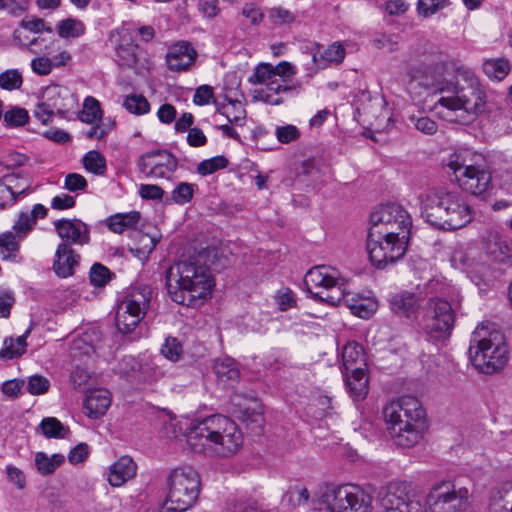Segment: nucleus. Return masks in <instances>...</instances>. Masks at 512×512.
Listing matches in <instances>:
<instances>
[{
	"label": "nucleus",
	"mask_w": 512,
	"mask_h": 512,
	"mask_svg": "<svg viewBox=\"0 0 512 512\" xmlns=\"http://www.w3.org/2000/svg\"><path fill=\"white\" fill-rule=\"evenodd\" d=\"M424 75L442 96L437 104L451 111L464 110L479 114L484 111L486 93L474 72L457 59L437 54L424 63Z\"/></svg>",
	"instance_id": "f257e3e1"
},
{
	"label": "nucleus",
	"mask_w": 512,
	"mask_h": 512,
	"mask_svg": "<svg viewBox=\"0 0 512 512\" xmlns=\"http://www.w3.org/2000/svg\"><path fill=\"white\" fill-rule=\"evenodd\" d=\"M469 491L449 482L436 484L425 499L408 482H393L380 492L381 512H465Z\"/></svg>",
	"instance_id": "f03ea898"
},
{
	"label": "nucleus",
	"mask_w": 512,
	"mask_h": 512,
	"mask_svg": "<svg viewBox=\"0 0 512 512\" xmlns=\"http://www.w3.org/2000/svg\"><path fill=\"white\" fill-rule=\"evenodd\" d=\"M419 200L422 217L437 229H461L474 217L467 195L459 189L431 188L422 193Z\"/></svg>",
	"instance_id": "7ed1b4c3"
},
{
	"label": "nucleus",
	"mask_w": 512,
	"mask_h": 512,
	"mask_svg": "<svg viewBox=\"0 0 512 512\" xmlns=\"http://www.w3.org/2000/svg\"><path fill=\"white\" fill-rule=\"evenodd\" d=\"M187 443L196 453L228 457L239 451L243 435L234 421L214 414L191 423Z\"/></svg>",
	"instance_id": "20e7f679"
},
{
	"label": "nucleus",
	"mask_w": 512,
	"mask_h": 512,
	"mask_svg": "<svg viewBox=\"0 0 512 512\" xmlns=\"http://www.w3.org/2000/svg\"><path fill=\"white\" fill-rule=\"evenodd\" d=\"M214 286L204 254L179 260L166 271V287L171 299L181 305L193 306L205 299Z\"/></svg>",
	"instance_id": "39448f33"
},
{
	"label": "nucleus",
	"mask_w": 512,
	"mask_h": 512,
	"mask_svg": "<svg viewBox=\"0 0 512 512\" xmlns=\"http://www.w3.org/2000/svg\"><path fill=\"white\" fill-rule=\"evenodd\" d=\"M304 283L315 300L333 306L344 304L360 318H369L376 310L374 302L356 298L354 294L346 291L338 271L330 266L319 265L311 268L304 277Z\"/></svg>",
	"instance_id": "423d86ee"
},
{
	"label": "nucleus",
	"mask_w": 512,
	"mask_h": 512,
	"mask_svg": "<svg viewBox=\"0 0 512 512\" xmlns=\"http://www.w3.org/2000/svg\"><path fill=\"white\" fill-rule=\"evenodd\" d=\"M384 419L390 436L397 446L410 448L423 436L425 411L420 401L413 396H403L386 405Z\"/></svg>",
	"instance_id": "0eeeda50"
},
{
	"label": "nucleus",
	"mask_w": 512,
	"mask_h": 512,
	"mask_svg": "<svg viewBox=\"0 0 512 512\" xmlns=\"http://www.w3.org/2000/svg\"><path fill=\"white\" fill-rule=\"evenodd\" d=\"M469 358L481 373L493 374L501 370L508 361V349L501 333L483 323L478 325L470 339Z\"/></svg>",
	"instance_id": "6e6552de"
},
{
	"label": "nucleus",
	"mask_w": 512,
	"mask_h": 512,
	"mask_svg": "<svg viewBox=\"0 0 512 512\" xmlns=\"http://www.w3.org/2000/svg\"><path fill=\"white\" fill-rule=\"evenodd\" d=\"M444 164L453 171L460 187L473 195H482L492 187L491 173L480 154L460 149L451 153Z\"/></svg>",
	"instance_id": "1a4fd4ad"
},
{
	"label": "nucleus",
	"mask_w": 512,
	"mask_h": 512,
	"mask_svg": "<svg viewBox=\"0 0 512 512\" xmlns=\"http://www.w3.org/2000/svg\"><path fill=\"white\" fill-rule=\"evenodd\" d=\"M314 509L329 512H372L373 496L358 485L326 486L312 499Z\"/></svg>",
	"instance_id": "9d476101"
},
{
	"label": "nucleus",
	"mask_w": 512,
	"mask_h": 512,
	"mask_svg": "<svg viewBox=\"0 0 512 512\" xmlns=\"http://www.w3.org/2000/svg\"><path fill=\"white\" fill-rule=\"evenodd\" d=\"M168 494L162 512H185L197 502L200 477L191 467L176 468L167 478Z\"/></svg>",
	"instance_id": "9b49d317"
},
{
	"label": "nucleus",
	"mask_w": 512,
	"mask_h": 512,
	"mask_svg": "<svg viewBox=\"0 0 512 512\" xmlns=\"http://www.w3.org/2000/svg\"><path fill=\"white\" fill-rule=\"evenodd\" d=\"M412 226L408 212L398 204L380 206L370 214L368 232L379 238L400 237L403 234L410 236Z\"/></svg>",
	"instance_id": "f8f14e48"
},
{
	"label": "nucleus",
	"mask_w": 512,
	"mask_h": 512,
	"mask_svg": "<svg viewBox=\"0 0 512 512\" xmlns=\"http://www.w3.org/2000/svg\"><path fill=\"white\" fill-rule=\"evenodd\" d=\"M152 297V290L147 285L133 287L119 304L116 313V326L122 334L135 330L144 318Z\"/></svg>",
	"instance_id": "ddd939ff"
},
{
	"label": "nucleus",
	"mask_w": 512,
	"mask_h": 512,
	"mask_svg": "<svg viewBox=\"0 0 512 512\" xmlns=\"http://www.w3.org/2000/svg\"><path fill=\"white\" fill-rule=\"evenodd\" d=\"M408 240L405 234L400 237L379 235L377 238L368 232L366 248L371 263L378 269L396 263L404 256Z\"/></svg>",
	"instance_id": "4468645a"
},
{
	"label": "nucleus",
	"mask_w": 512,
	"mask_h": 512,
	"mask_svg": "<svg viewBox=\"0 0 512 512\" xmlns=\"http://www.w3.org/2000/svg\"><path fill=\"white\" fill-rule=\"evenodd\" d=\"M455 312L451 304L442 298H431L427 302L423 317L425 332L434 339H445L452 333Z\"/></svg>",
	"instance_id": "2eb2a0df"
},
{
	"label": "nucleus",
	"mask_w": 512,
	"mask_h": 512,
	"mask_svg": "<svg viewBox=\"0 0 512 512\" xmlns=\"http://www.w3.org/2000/svg\"><path fill=\"white\" fill-rule=\"evenodd\" d=\"M138 169L146 177L167 178L176 171L178 161L167 150H154L143 154L138 160Z\"/></svg>",
	"instance_id": "dca6fc26"
},
{
	"label": "nucleus",
	"mask_w": 512,
	"mask_h": 512,
	"mask_svg": "<svg viewBox=\"0 0 512 512\" xmlns=\"http://www.w3.org/2000/svg\"><path fill=\"white\" fill-rule=\"evenodd\" d=\"M55 230L67 246L84 245L90 241V230L80 219H59L54 222Z\"/></svg>",
	"instance_id": "f3484780"
},
{
	"label": "nucleus",
	"mask_w": 512,
	"mask_h": 512,
	"mask_svg": "<svg viewBox=\"0 0 512 512\" xmlns=\"http://www.w3.org/2000/svg\"><path fill=\"white\" fill-rule=\"evenodd\" d=\"M231 406V412L238 420L245 423L253 431L259 432L261 430L263 413L257 400L241 403L239 396L236 395L231 400Z\"/></svg>",
	"instance_id": "a211bd4d"
},
{
	"label": "nucleus",
	"mask_w": 512,
	"mask_h": 512,
	"mask_svg": "<svg viewBox=\"0 0 512 512\" xmlns=\"http://www.w3.org/2000/svg\"><path fill=\"white\" fill-rule=\"evenodd\" d=\"M115 33L119 36V41L115 46L117 57L116 61L118 65L130 68L134 67L138 62V44L134 42L129 29L125 27H122L115 32L112 31L110 34V39L115 36Z\"/></svg>",
	"instance_id": "6ab92c4d"
},
{
	"label": "nucleus",
	"mask_w": 512,
	"mask_h": 512,
	"mask_svg": "<svg viewBox=\"0 0 512 512\" xmlns=\"http://www.w3.org/2000/svg\"><path fill=\"white\" fill-rule=\"evenodd\" d=\"M197 53L188 42H179L169 48L166 62L172 71H185L195 61Z\"/></svg>",
	"instance_id": "aec40b11"
},
{
	"label": "nucleus",
	"mask_w": 512,
	"mask_h": 512,
	"mask_svg": "<svg viewBox=\"0 0 512 512\" xmlns=\"http://www.w3.org/2000/svg\"><path fill=\"white\" fill-rule=\"evenodd\" d=\"M389 307L395 315L411 319L419 310V298L415 293L401 291L389 298Z\"/></svg>",
	"instance_id": "412c9836"
},
{
	"label": "nucleus",
	"mask_w": 512,
	"mask_h": 512,
	"mask_svg": "<svg viewBox=\"0 0 512 512\" xmlns=\"http://www.w3.org/2000/svg\"><path fill=\"white\" fill-rule=\"evenodd\" d=\"M137 465L130 456H122L109 467L108 482L120 487L136 476Z\"/></svg>",
	"instance_id": "4be33fe9"
},
{
	"label": "nucleus",
	"mask_w": 512,
	"mask_h": 512,
	"mask_svg": "<svg viewBox=\"0 0 512 512\" xmlns=\"http://www.w3.org/2000/svg\"><path fill=\"white\" fill-rule=\"evenodd\" d=\"M111 405V394L107 389L89 390L84 401L86 415L97 419L103 416Z\"/></svg>",
	"instance_id": "5701e85b"
},
{
	"label": "nucleus",
	"mask_w": 512,
	"mask_h": 512,
	"mask_svg": "<svg viewBox=\"0 0 512 512\" xmlns=\"http://www.w3.org/2000/svg\"><path fill=\"white\" fill-rule=\"evenodd\" d=\"M79 255L67 244H59L55 252L53 269L55 273L62 278L69 277L74 272V267L78 265Z\"/></svg>",
	"instance_id": "b1692460"
},
{
	"label": "nucleus",
	"mask_w": 512,
	"mask_h": 512,
	"mask_svg": "<svg viewBox=\"0 0 512 512\" xmlns=\"http://www.w3.org/2000/svg\"><path fill=\"white\" fill-rule=\"evenodd\" d=\"M293 89V86L288 83L274 78L266 83L264 88L254 90L253 98L269 105H280L284 101L281 94L291 92Z\"/></svg>",
	"instance_id": "393cba45"
},
{
	"label": "nucleus",
	"mask_w": 512,
	"mask_h": 512,
	"mask_svg": "<svg viewBox=\"0 0 512 512\" xmlns=\"http://www.w3.org/2000/svg\"><path fill=\"white\" fill-rule=\"evenodd\" d=\"M41 100L45 102L44 106L46 108H50L53 112L63 115L68 109L71 98L67 88L59 85H50L44 89Z\"/></svg>",
	"instance_id": "a878e982"
},
{
	"label": "nucleus",
	"mask_w": 512,
	"mask_h": 512,
	"mask_svg": "<svg viewBox=\"0 0 512 512\" xmlns=\"http://www.w3.org/2000/svg\"><path fill=\"white\" fill-rule=\"evenodd\" d=\"M485 251L493 261L512 264V245L497 233L489 236Z\"/></svg>",
	"instance_id": "bb28decb"
},
{
	"label": "nucleus",
	"mask_w": 512,
	"mask_h": 512,
	"mask_svg": "<svg viewBox=\"0 0 512 512\" xmlns=\"http://www.w3.org/2000/svg\"><path fill=\"white\" fill-rule=\"evenodd\" d=\"M512 490V482H502L493 487L488 496V512H512V501L506 500Z\"/></svg>",
	"instance_id": "cd10ccee"
},
{
	"label": "nucleus",
	"mask_w": 512,
	"mask_h": 512,
	"mask_svg": "<svg viewBox=\"0 0 512 512\" xmlns=\"http://www.w3.org/2000/svg\"><path fill=\"white\" fill-rule=\"evenodd\" d=\"M345 384L350 396L355 400H361L368 394V380L365 377V369L343 372Z\"/></svg>",
	"instance_id": "c85d7f7f"
},
{
	"label": "nucleus",
	"mask_w": 512,
	"mask_h": 512,
	"mask_svg": "<svg viewBox=\"0 0 512 512\" xmlns=\"http://www.w3.org/2000/svg\"><path fill=\"white\" fill-rule=\"evenodd\" d=\"M343 372L357 371L366 366L363 348L356 342L347 343L342 349Z\"/></svg>",
	"instance_id": "c756f323"
},
{
	"label": "nucleus",
	"mask_w": 512,
	"mask_h": 512,
	"mask_svg": "<svg viewBox=\"0 0 512 512\" xmlns=\"http://www.w3.org/2000/svg\"><path fill=\"white\" fill-rule=\"evenodd\" d=\"M213 368L217 378L223 382L234 383L240 375L235 360L230 357L215 360Z\"/></svg>",
	"instance_id": "7c9ffc66"
},
{
	"label": "nucleus",
	"mask_w": 512,
	"mask_h": 512,
	"mask_svg": "<svg viewBox=\"0 0 512 512\" xmlns=\"http://www.w3.org/2000/svg\"><path fill=\"white\" fill-rule=\"evenodd\" d=\"M140 218L141 215L137 211L118 213L107 219V226L112 232L121 234L125 229L134 227Z\"/></svg>",
	"instance_id": "2f4dec72"
},
{
	"label": "nucleus",
	"mask_w": 512,
	"mask_h": 512,
	"mask_svg": "<svg viewBox=\"0 0 512 512\" xmlns=\"http://www.w3.org/2000/svg\"><path fill=\"white\" fill-rule=\"evenodd\" d=\"M345 49L344 47L335 42L329 45L324 52L320 53L319 57L317 54H313V62L319 67L324 68L326 63L340 64L344 60Z\"/></svg>",
	"instance_id": "473e14b6"
},
{
	"label": "nucleus",
	"mask_w": 512,
	"mask_h": 512,
	"mask_svg": "<svg viewBox=\"0 0 512 512\" xmlns=\"http://www.w3.org/2000/svg\"><path fill=\"white\" fill-rule=\"evenodd\" d=\"M64 461L65 458L62 454H53L51 457L44 452H37L35 454L36 469L44 476L53 474L55 470L64 463Z\"/></svg>",
	"instance_id": "72a5a7b5"
},
{
	"label": "nucleus",
	"mask_w": 512,
	"mask_h": 512,
	"mask_svg": "<svg viewBox=\"0 0 512 512\" xmlns=\"http://www.w3.org/2000/svg\"><path fill=\"white\" fill-rule=\"evenodd\" d=\"M163 375L164 372L159 365L155 361L150 360L141 363L135 382L139 384H153L159 381Z\"/></svg>",
	"instance_id": "f704fd0d"
},
{
	"label": "nucleus",
	"mask_w": 512,
	"mask_h": 512,
	"mask_svg": "<svg viewBox=\"0 0 512 512\" xmlns=\"http://www.w3.org/2000/svg\"><path fill=\"white\" fill-rule=\"evenodd\" d=\"M57 32L61 38H77L85 33V25L75 18H67L57 25Z\"/></svg>",
	"instance_id": "c9c22d12"
},
{
	"label": "nucleus",
	"mask_w": 512,
	"mask_h": 512,
	"mask_svg": "<svg viewBox=\"0 0 512 512\" xmlns=\"http://www.w3.org/2000/svg\"><path fill=\"white\" fill-rule=\"evenodd\" d=\"M483 70L489 78L502 80L509 73L510 65L504 58L491 59L484 62Z\"/></svg>",
	"instance_id": "e433bc0d"
},
{
	"label": "nucleus",
	"mask_w": 512,
	"mask_h": 512,
	"mask_svg": "<svg viewBox=\"0 0 512 512\" xmlns=\"http://www.w3.org/2000/svg\"><path fill=\"white\" fill-rule=\"evenodd\" d=\"M40 428L47 438H65L69 432V428L55 417L44 418L40 423Z\"/></svg>",
	"instance_id": "4c0bfd02"
},
{
	"label": "nucleus",
	"mask_w": 512,
	"mask_h": 512,
	"mask_svg": "<svg viewBox=\"0 0 512 512\" xmlns=\"http://www.w3.org/2000/svg\"><path fill=\"white\" fill-rule=\"evenodd\" d=\"M217 110L224 116H226L228 122L243 125L246 119V110L243 108L241 102L239 101H230L229 107L221 108L217 105Z\"/></svg>",
	"instance_id": "58836bf2"
},
{
	"label": "nucleus",
	"mask_w": 512,
	"mask_h": 512,
	"mask_svg": "<svg viewBox=\"0 0 512 512\" xmlns=\"http://www.w3.org/2000/svg\"><path fill=\"white\" fill-rule=\"evenodd\" d=\"M102 111L100 103L94 97H87L84 100L83 109L80 113V120L87 124H93L96 120L101 119Z\"/></svg>",
	"instance_id": "ea45409f"
},
{
	"label": "nucleus",
	"mask_w": 512,
	"mask_h": 512,
	"mask_svg": "<svg viewBox=\"0 0 512 512\" xmlns=\"http://www.w3.org/2000/svg\"><path fill=\"white\" fill-rule=\"evenodd\" d=\"M196 189V184L180 182L171 192L170 200L179 205L189 203L192 200Z\"/></svg>",
	"instance_id": "a19ab883"
},
{
	"label": "nucleus",
	"mask_w": 512,
	"mask_h": 512,
	"mask_svg": "<svg viewBox=\"0 0 512 512\" xmlns=\"http://www.w3.org/2000/svg\"><path fill=\"white\" fill-rule=\"evenodd\" d=\"M83 165L86 170L96 174L103 175L106 170V160L97 151L92 150L83 157Z\"/></svg>",
	"instance_id": "79ce46f5"
},
{
	"label": "nucleus",
	"mask_w": 512,
	"mask_h": 512,
	"mask_svg": "<svg viewBox=\"0 0 512 512\" xmlns=\"http://www.w3.org/2000/svg\"><path fill=\"white\" fill-rule=\"evenodd\" d=\"M229 164L226 157L219 155L201 161L197 166V172L201 176H207L215 173L218 170L225 169Z\"/></svg>",
	"instance_id": "37998d69"
},
{
	"label": "nucleus",
	"mask_w": 512,
	"mask_h": 512,
	"mask_svg": "<svg viewBox=\"0 0 512 512\" xmlns=\"http://www.w3.org/2000/svg\"><path fill=\"white\" fill-rule=\"evenodd\" d=\"M22 84L23 77L18 69H8L0 73V88L3 90H18Z\"/></svg>",
	"instance_id": "c03bdc74"
},
{
	"label": "nucleus",
	"mask_w": 512,
	"mask_h": 512,
	"mask_svg": "<svg viewBox=\"0 0 512 512\" xmlns=\"http://www.w3.org/2000/svg\"><path fill=\"white\" fill-rule=\"evenodd\" d=\"M70 352L73 357H80L82 355H91L95 352V346L91 341L90 335L88 333L83 334L75 339H73Z\"/></svg>",
	"instance_id": "a18cd8bd"
},
{
	"label": "nucleus",
	"mask_w": 512,
	"mask_h": 512,
	"mask_svg": "<svg viewBox=\"0 0 512 512\" xmlns=\"http://www.w3.org/2000/svg\"><path fill=\"white\" fill-rule=\"evenodd\" d=\"M308 500L309 492L307 488L300 485L290 487L283 496V501L293 507L304 505Z\"/></svg>",
	"instance_id": "49530a36"
},
{
	"label": "nucleus",
	"mask_w": 512,
	"mask_h": 512,
	"mask_svg": "<svg viewBox=\"0 0 512 512\" xmlns=\"http://www.w3.org/2000/svg\"><path fill=\"white\" fill-rule=\"evenodd\" d=\"M17 238L16 233L11 231L0 235V258L7 260L19 249Z\"/></svg>",
	"instance_id": "de8ad7c7"
},
{
	"label": "nucleus",
	"mask_w": 512,
	"mask_h": 512,
	"mask_svg": "<svg viewBox=\"0 0 512 512\" xmlns=\"http://www.w3.org/2000/svg\"><path fill=\"white\" fill-rule=\"evenodd\" d=\"M28 119V111L21 107H12L3 114V121L6 126H23L28 122Z\"/></svg>",
	"instance_id": "09e8293b"
},
{
	"label": "nucleus",
	"mask_w": 512,
	"mask_h": 512,
	"mask_svg": "<svg viewBox=\"0 0 512 512\" xmlns=\"http://www.w3.org/2000/svg\"><path fill=\"white\" fill-rule=\"evenodd\" d=\"M123 106L130 112L136 115L146 114L150 110L148 100L142 95H129L125 98Z\"/></svg>",
	"instance_id": "8fccbe9b"
},
{
	"label": "nucleus",
	"mask_w": 512,
	"mask_h": 512,
	"mask_svg": "<svg viewBox=\"0 0 512 512\" xmlns=\"http://www.w3.org/2000/svg\"><path fill=\"white\" fill-rule=\"evenodd\" d=\"M140 365L134 357L126 356L119 361L117 370L122 377L135 382Z\"/></svg>",
	"instance_id": "3c124183"
},
{
	"label": "nucleus",
	"mask_w": 512,
	"mask_h": 512,
	"mask_svg": "<svg viewBox=\"0 0 512 512\" xmlns=\"http://www.w3.org/2000/svg\"><path fill=\"white\" fill-rule=\"evenodd\" d=\"M274 72L272 70V64L260 63L253 71V74L249 77V83L253 85L268 83L274 79Z\"/></svg>",
	"instance_id": "603ef678"
},
{
	"label": "nucleus",
	"mask_w": 512,
	"mask_h": 512,
	"mask_svg": "<svg viewBox=\"0 0 512 512\" xmlns=\"http://www.w3.org/2000/svg\"><path fill=\"white\" fill-rule=\"evenodd\" d=\"M36 222L28 215V212H21L13 225V231L19 239H23L34 228Z\"/></svg>",
	"instance_id": "864d4df0"
},
{
	"label": "nucleus",
	"mask_w": 512,
	"mask_h": 512,
	"mask_svg": "<svg viewBox=\"0 0 512 512\" xmlns=\"http://www.w3.org/2000/svg\"><path fill=\"white\" fill-rule=\"evenodd\" d=\"M29 185L22 188L18 193L14 192L10 185L0 182V209L16 202L19 195H24Z\"/></svg>",
	"instance_id": "5fc2aeb1"
},
{
	"label": "nucleus",
	"mask_w": 512,
	"mask_h": 512,
	"mask_svg": "<svg viewBox=\"0 0 512 512\" xmlns=\"http://www.w3.org/2000/svg\"><path fill=\"white\" fill-rule=\"evenodd\" d=\"M110 280V271L100 263H95L90 270V281L94 286L102 287Z\"/></svg>",
	"instance_id": "6e6d98bb"
},
{
	"label": "nucleus",
	"mask_w": 512,
	"mask_h": 512,
	"mask_svg": "<svg viewBox=\"0 0 512 512\" xmlns=\"http://www.w3.org/2000/svg\"><path fill=\"white\" fill-rule=\"evenodd\" d=\"M269 18L275 25L291 24L295 21V14L283 7H274L269 11Z\"/></svg>",
	"instance_id": "4d7b16f0"
},
{
	"label": "nucleus",
	"mask_w": 512,
	"mask_h": 512,
	"mask_svg": "<svg viewBox=\"0 0 512 512\" xmlns=\"http://www.w3.org/2000/svg\"><path fill=\"white\" fill-rule=\"evenodd\" d=\"M161 352L165 358L175 362L178 361L182 355V345L176 338H167L161 348Z\"/></svg>",
	"instance_id": "13d9d810"
},
{
	"label": "nucleus",
	"mask_w": 512,
	"mask_h": 512,
	"mask_svg": "<svg viewBox=\"0 0 512 512\" xmlns=\"http://www.w3.org/2000/svg\"><path fill=\"white\" fill-rule=\"evenodd\" d=\"M30 332H31V328H28L23 335L19 336L16 339L15 343H12L10 346H7L2 351L3 355L8 358H14V357L21 356L25 352V349L27 346L26 338L28 337Z\"/></svg>",
	"instance_id": "bf43d9fd"
},
{
	"label": "nucleus",
	"mask_w": 512,
	"mask_h": 512,
	"mask_svg": "<svg viewBox=\"0 0 512 512\" xmlns=\"http://www.w3.org/2000/svg\"><path fill=\"white\" fill-rule=\"evenodd\" d=\"M50 382L41 375H33L28 379L27 390L32 395L44 394L48 391Z\"/></svg>",
	"instance_id": "052dcab7"
},
{
	"label": "nucleus",
	"mask_w": 512,
	"mask_h": 512,
	"mask_svg": "<svg viewBox=\"0 0 512 512\" xmlns=\"http://www.w3.org/2000/svg\"><path fill=\"white\" fill-rule=\"evenodd\" d=\"M446 0H418V13L429 17L444 8Z\"/></svg>",
	"instance_id": "680f3d73"
},
{
	"label": "nucleus",
	"mask_w": 512,
	"mask_h": 512,
	"mask_svg": "<svg viewBox=\"0 0 512 512\" xmlns=\"http://www.w3.org/2000/svg\"><path fill=\"white\" fill-rule=\"evenodd\" d=\"M300 136V132L297 129V127L293 125H286L277 127L276 129V137L279 142L283 144L290 143L296 139H298Z\"/></svg>",
	"instance_id": "e2e57ef3"
},
{
	"label": "nucleus",
	"mask_w": 512,
	"mask_h": 512,
	"mask_svg": "<svg viewBox=\"0 0 512 512\" xmlns=\"http://www.w3.org/2000/svg\"><path fill=\"white\" fill-rule=\"evenodd\" d=\"M6 476L10 483L14 484L19 490L26 487V477L22 470L13 466H6Z\"/></svg>",
	"instance_id": "0e129e2a"
},
{
	"label": "nucleus",
	"mask_w": 512,
	"mask_h": 512,
	"mask_svg": "<svg viewBox=\"0 0 512 512\" xmlns=\"http://www.w3.org/2000/svg\"><path fill=\"white\" fill-rule=\"evenodd\" d=\"M139 195L145 200H161L164 190L158 185L141 184L139 186Z\"/></svg>",
	"instance_id": "69168bd1"
},
{
	"label": "nucleus",
	"mask_w": 512,
	"mask_h": 512,
	"mask_svg": "<svg viewBox=\"0 0 512 512\" xmlns=\"http://www.w3.org/2000/svg\"><path fill=\"white\" fill-rule=\"evenodd\" d=\"M0 11L10 16H19L25 11V6L21 0H0Z\"/></svg>",
	"instance_id": "338daca9"
},
{
	"label": "nucleus",
	"mask_w": 512,
	"mask_h": 512,
	"mask_svg": "<svg viewBox=\"0 0 512 512\" xmlns=\"http://www.w3.org/2000/svg\"><path fill=\"white\" fill-rule=\"evenodd\" d=\"M214 91L213 88L209 85H202L196 89V92L193 97V102L196 105L203 106L210 103L213 98Z\"/></svg>",
	"instance_id": "774afa93"
}]
</instances>
